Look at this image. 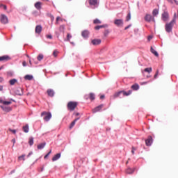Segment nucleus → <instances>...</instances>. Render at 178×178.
<instances>
[{
	"instance_id": "obj_1",
	"label": "nucleus",
	"mask_w": 178,
	"mask_h": 178,
	"mask_svg": "<svg viewBox=\"0 0 178 178\" xmlns=\"http://www.w3.org/2000/svg\"><path fill=\"white\" fill-rule=\"evenodd\" d=\"M175 24H176V13H175L174 18L172 19V20L170 22L167 23L165 24V31L167 33H172V30L173 29V26H175Z\"/></svg>"
},
{
	"instance_id": "obj_2",
	"label": "nucleus",
	"mask_w": 178,
	"mask_h": 178,
	"mask_svg": "<svg viewBox=\"0 0 178 178\" xmlns=\"http://www.w3.org/2000/svg\"><path fill=\"white\" fill-rule=\"evenodd\" d=\"M41 116H44L43 120L45 122H49V120H51V118H52V114H51L49 112L44 111L41 113Z\"/></svg>"
},
{
	"instance_id": "obj_3",
	"label": "nucleus",
	"mask_w": 178,
	"mask_h": 178,
	"mask_svg": "<svg viewBox=\"0 0 178 178\" xmlns=\"http://www.w3.org/2000/svg\"><path fill=\"white\" fill-rule=\"evenodd\" d=\"M144 19L145 21L147 23H151V22L155 23V17L152 16L151 14H146L144 17Z\"/></svg>"
},
{
	"instance_id": "obj_4",
	"label": "nucleus",
	"mask_w": 178,
	"mask_h": 178,
	"mask_svg": "<svg viewBox=\"0 0 178 178\" xmlns=\"http://www.w3.org/2000/svg\"><path fill=\"white\" fill-rule=\"evenodd\" d=\"M77 107V102H70L67 103V108L69 111H74Z\"/></svg>"
},
{
	"instance_id": "obj_5",
	"label": "nucleus",
	"mask_w": 178,
	"mask_h": 178,
	"mask_svg": "<svg viewBox=\"0 0 178 178\" xmlns=\"http://www.w3.org/2000/svg\"><path fill=\"white\" fill-rule=\"evenodd\" d=\"M0 22L3 24H6V23H8V17H6V15L2 14L0 17Z\"/></svg>"
},
{
	"instance_id": "obj_6",
	"label": "nucleus",
	"mask_w": 178,
	"mask_h": 178,
	"mask_svg": "<svg viewBox=\"0 0 178 178\" xmlns=\"http://www.w3.org/2000/svg\"><path fill=\"white\" fill-rule=\"evenodd\" d=\"M114 24L117 26L118 27H120L123 26V19H117L114 20Z\"/></svg>"
},
{
	"instance_id": "obj_7",
	"label": "nucleus",
	"mask_w": 178,
	"mask_h": 178,
	"mask_svg": "<svg viewBox=\"0 0 178 178\" xmlns=\"http://www.w3.org/2000/svg\"><path fill=\"white\" fill-rule=\"evenodd\" d=\"M10 56L8 55L0 56V62H8V60H10Z\"/></svg>"
},
{
	"instance_id": "obj_8",
	"label": "nucleus",
	"mask_w": 178,
	"mask_h": 178,
	"mask_svg": "<svg viewBox=\"0 0 178 178\" xmlns=\"http://www.w3.org/2000/svg\"><path fill=\"white\" fill-rule=\"evenodd\" d=\"M161 19L163 22H168V19H169V13H168V12H164L162 15H161Z\"/></svg>"
},
{
	"instance_id": "obj_9",
	"label": "nucleus",
	"mask_w": 178,
	"mask_h": 178,
	"mask_svg": "<svg viewBox=\"0 0 178 178\" xmlns=\"http://www.w3.org/2000/svg\"><path fill=\"white\" fill-rule=\"evenodd\" d=\"M88 98L90 101H94V99H95V94L90 93L89 95H85V99H88Z\"/></svg>"
},
{
	"instance_id": "obj_10",
	"label": "nucleus",
	"mask_w": 178,
	"mask_h": 178,
	"mask_svg": "<svg viewBox=\"0 0 178 178\" xmlns=\"http://www.w3.org/2000/svg\"><path fill=\"white\" fill-rule=\"evenodd\" d=\"M104 108V104H101L97 106L95 108L92 109V113H97V112H100L101 109Z\"/></svg>"
},
{
	"instance_id": "obj_11",
	"label": "nucleus",
	"mask_w": 178,
	"mask_h": 178,
	"mask_svg": "<svg viewBox=\"0 0 178 178\" xmlns=\"http://www.w3.org/2000/svg\"><path fill=\"white\" fill-rule=\"evenodd\" d=\"M122 94V90L117 92L111 97V99H115L116 98H119V97H120Z\"/></svg>"
},
{
	"instance_id": "obj_12",
	"label": "nucleus",
	"mask_w": 178,
	"mask_h": 178,
	"mask_svg": "<svg viewBox=\"0 0 178 178\" xmlns=\"http://www.w3.org/2000/svg\"><path fill=\"white\" fill-rule=\"evenodd\" d=\"M34 6L37 10H41L42 8V3L38 1L35 3Z\"/></svg>"
},
{
	"instance_id": "obj_13",
	"label": "nucleus",
	"mask_w": 178,
	"mask_h": 178,
	"mask_svg": "<svg viewBox=\"0 0 178 178\" xmlns=\"http://www.w3.org/2000/svg\"><path fill=\"white\" fill-rule=\"evenodd\" d=\"M151 144H152V138L151 136H148L147 140H145V145L147 147L151 146Z\"/></svg>"
},
{
	"instance_id": "obj_14",
	"label": "nucleus",
	"mask_w": 178,
	"mask_h": 178,
	"mask_svg": "<svg viewBox=\"0 0 178 178\" xmlns=\"http://www.w3.org/2000/svg\"><path fill=\"white\" fill-rule=\"evenodd\" d=\"M35 31L36 34H41V31H42V26H41V25H37Z\"/></svg>"
},
{
	"instance_id": "obj_15",
	"label": "nucleus",
	"mask_w": 178,
	"mask_h": 178,
	"mask_svg": "<svg viewBox=\"0 0 178 178\" xmlns=\"http://www.w3.org/2000/svg\"><path fill=\"white\" fill-rule=\"evenodd\" d=\"M0 108H1V109L4 111V112H10V111H12L11 107L6 106H0Z\"/></svg>"
},
{
	"instance_id": "obj_16",
	"label": "nucleus",
	"mask_w": 178,
	"mask_h": 178,
	"mask_svg": "<svg viewBox=\"0 0 178 178\" xmlns=\"http://www.w3.org/2000/svg\"><path fill=\"white\" fill-rule=\"evenodd\" d=\"M81 35L82 37H83V38H88V35H90V31H88V30H85L82 31Z\"/></svg>"
},
{
	"instance_id": "obj_17",
	"label": "nucleus",
	"mask_w": 178,
	"mask_h": 178,
	"mask_svg": "<svg viewBox=\"0 0 178 178\" xmlns=\"http://www.w3.org/2000/svg\"><path fill=\"white\" fill-rule=\"evenodd\" d=\"M102 41L100 39H94L91 41V43L92 45H99L101 44Z\"/></svg>"
},
{
	"instance_id": "obj_18",
	"label": "nucleus",
	"mask_w": 178,
	"mask_h": 178,
	"mask_svg": "<svg viewBox=\"0 0 178 178\" xmlns=\"http://www.w3.org/2000/svg\"><path fill=\"white\" fill-rule=\"evenodd\" d=\"M47 95L49 97H54L55 95V91L53 89H48L47 91Z\"/></svg>"
},
{
	"instance_id": "obj_19",
	"label": "nucleus",
	"mask_w": 178,
	"mask_h": 178,
	"mask_svg": "<svg viewBox=\"0 0 178 178\" xmlns=\"http://www.w3.org/2000/svg\"><path fill=\"white\" fill-rule=\"evenodd\" d=\"M60 157H61L60 153L55 154V156H54V157H52V162H55V161H58V159H60Z\"/></svg>"
},
{
	"instance_id": "obj_20",
	"label": "nucleus",
	"mask_w": 178,
	"mask_h": 178,
	"mask_svg": "<svg viewBox=\"0 0 178 178\" xmlns=\"http://www.w3.org/2000/svg\"><path fill=\"white\" fill-rule=\"evenodd\" d=\"M0 104H3V105H10L12 104V102L10 101H5L3 99H0Z\"/></svg>"
},
{
	"instance_id": "obj_21",
	"label": "nucleus",
	"mask_w": 178,
	"mask_h": 178,
	"mask_svg": "<svg viewBox=\"0 0 178 178\" xmlns=\"http://www.w3.org/2000/svg\"><path fill=\"white\" fill-rule=\"evenodd\" d=\"M105 27H108V24L96 26L95 27V30H99L100 29H105Z\"/></svg>"
},
{
	"instance_id": "obj_22",
	"label": "nucleus",
	"mask_w": 178,
	"mask_h": 178,
	"mask_svg": "<svg viewBox=\"0 0 178 178\" xmlns=\"http://www.w3.org/2000/svg\"><path fill=\"white\" fill-rule=\"evenodd\" d=\"M47 145L46 143H42L39 145H38L37 148L38 149H42L44 147H45V145Z\"/></svg>"
},
{
	"instance_id": "obj_23",
	"label": "nucleus",
	"mask_w": 178,
	"mask_h": 178,
	"mask_svg": "<svg viewBox=\"0 0 178 178\" xmlns=\"http://www.w3.org/2000/svg\"><path fill=\"white\" fill-rule=\"evenodd\" d=\"M89 3L92 6H95L98 3V0H89Z\"/></svg>"
},
{
	"instance_id": "obj_24",
	"label": "nucleus",
	"mask_w": 178,
	"mask_h": 178,
	"mask_svg": "<svg viewBox=\"0 0 178 178\" xmlns=\"http://www.w3.org/2000/svg\"><path fill=\"white\" fill-rule=\"evenodd\" d=\"M158 15H159V10L158 9H154L152 11V16L156 17Z\"/></svg>"
},
{
	"instance_id": "obj_25",
	"label": "nucleus",
	"mask_w": 178,
	"mask_h": 178,
	"mask_svg": "<svg viewBox=\"0 0 178 178\" xmlns=\"http://www.w3.org/2000/svg\"><path fill=\"white\" fill-rule=\"evenodd\" d=\"M131 92H132L131 90H129L128 92L122 90V95H123V97H129V95H130L131 94Z\"/></svg>"
},
{
	"instance_id": "obj_26",
	"label": "nucleus",
	"mask_w": 178,
	"mask_h": 178,
	"mask_svg": "<svg viewBox=\"0 0 178 178\" xmlns=\"http://www.w3.org/2000/svg\"><path fill=\"white\" fill-rule=\"evenodd\" d=\"M80 120V118H77L74 120H73L70 124V128L72 129V127H74V124H76V122H77V120Z\"/></svg>"
},
{
	"instance_id": "obj_27",
	"label": "nucleus",
	"mask_w": 178,
	"mask_h": 178,
	"mask_svg": "<svg viewBox=\"0 0 178 178\" xmlns=\"http://www.w3.org/2000/svg\"><path fill=\"white\" fill-rule=\"evenodd\" d=\"M131 88L134 91H137V90H138L140 88V86H138V84H137V83H135L131 86Z\"/></svg>"
},
{
	"instance_id": "obj_28",
	"label": "nucleus",
	"mask_w": 178,
	"mask_h": 178,
	"mask_svg": "<svg viewBox=\"0 0 178 178\" xmlns=\"http://www.w3.org/2000/svg\"><path fill=\"white\" fill-rule=\"evenodd\" d=\"M150 51L152 52V54H154L156 56H159V54H158V51H155V49H154V48L152 47H151L150 48Z\"/></svg>"
},
{
	"instance_id": "obj_29",
	"label": "nucleus",
	"mask_w": 178,
	"mask_h": 178,
	"mask_svg": "<svg viewBox=\"0 0 178 178\" xmlns=\"http://www.w3.org/2000/svg\"><path fill=\"white\" fill-rule=\"evenodd\" d=\"M22 130H23V131H24V133H29V124H26L25 126H24V127H22Z\"/></svg>"
},
{
	"instance_id": "obj_30",
	"label": "nucleus",
	"mask_w": 178,
	"mask_h": 178,
	"mask_svg": "<svg viewBox=\"0 0 178 178\" xmlns=\"http://www.w3.org/2000/svg\"><path fill=\"white\" fill-rule=\"evenodd\" d=\"M9 83H10V86H15V83H17V79H11V80H10Z\"/></svg>"
},
{
	"instance_id": "obj_31",
	"label": "nucleus",
	"mask_w": 178,
	"mask_h": 178,
	"mask_svg": "<svg viewBox=\"0 0 178 178\" xmlns=\"http://www.w3.org/2000/svg\"><path fill=\"white\" fill-rule=\"evenodd\" d=\"M24 79H25V80H29V81H31V80H33V75H26V76H24Z\"/></svg>"
},
{
	"instance_id": "obj_32",
	"label": "nucleus",
	"mask_w": 178,
	"mask_h": 178,
	"mask_svg": "<svg viewBox=\"0 0 178 178\" xmlns=\"http://www.w3.org/2000/svg\"><path fill=\"white\" fill-rule=\"evenodd\" d=\"M102 22L99 19H95L93 20L94 24H101Z\"/></svg>"
},
{
	"instance_id": "obj_33",
	"label": "nucleus",
	"mask_w": 178,
	"mask_h": 178,
	"mask_svg": "<svg viewBox=\"0 0 178 178\" xmlns=\"http://www.w3.org/2000/svg\"><path fill=\"white\" fill-rule=\"evenodd\" d=\"M144 72H146L147 73H151L152 72V67H147L144 70Z\"/></svg>"
},
{
	"instance_id": "obj_34",
	"label": "nucleus",
	"mask_w": 178,
	"mask_h": 178,
	"mask_svg": "<svg viewBox=\"0 0 178 178\" xmlns=\"http://www.w3.org/2000/svg\"><path fill=\"white\" fill-rule=\"evenodd\" d=\"M19 91H22V89L21 88H19V89H17V90H16V95H23V92H19Z\"/></svg>"
},
{
	"instance_id": "obj_35",
	"label": "nucleus",
	"mask_w": 178,
	"mask_h": 178,
	"mask_svg": "<svg viewBox=\"0 0 178 178\" xmlns=\"http://www.w3.org/2000/svg\"><path fill=\"white\" fill-rule=\"evenodd\" d=\"M132 173H134V170L133 169H131V168L127 169V174L131 175Z\"/></svg>"
},
{
	"instance_id": "obj_36",
	"label": "nucleus",
	"mask_w": 178,
	"mask_h": 178,
	"mask_svg": "<svg viewBox=\"0 0 178 178\" xmlns=\"http://www.w3.org/2000/svg\"><path fill=\"white\" fill-rule=\"evenodd\" d=\"M42 59H44V55L39 54L38 56V60L41 61V60H42Z\"/></svg>"
},
{
	"instance_id": "obj_37",
	"label": "nucleus",
	"mask_w": 178,
	"mask_h": 178,
	"mask_svg": "<svg viewBox=\"0 0 178 178\" xmlns=\"http://www.w3.org/2000/svg\"><path fill=\"white\" fill-rule=\"evenodd\" d=\"M29 145H31V146L33 145V138H32V137L29 138Z\"/></svg>"
},
{
	"instance_id": "obj_38",
	"label": "nucleus",
	"mask_w": 178,
	"mask_h": 178,
	"mask_svg": "<svg viewBox=\"0 0 178 178\" xmlns=\"http://www.w3.org/2000/svg\"><path fill=\"white\" fill-rule=\"evenodd\" d=\"M130 19H131V15L130 13H129L127 16L126 21L129 22V20H130Z\"/></svg>"
},
{
	"instance_id": "obj_39",
	"label": "nucleus",
	"mask_w": 178,
	"mask_h": 178,
	"mask_svg": "<svg viewBox=\"0 0 178 178\" xmlns=\"http://www.w3.org/2000/svg\"><path fill=\"white\" fill-rule=\"evenodd\" d=\"M70 38H72V35H70V33H67L66 41H70Z\"/></svg>"
},
{
	"instance_id": "obj_40",
	"label": "nucleus",
	"mask_w": 178,
	"mask_h": 178,
	"mask_svg": "<svg viewBox=\"0 0 178 178\" xmlns=\"http://www.w3.org/2000/svg\"><path fill=\"white\" fill-rule=\"evenodd\" d=\"M131 149L132 150H131V153L132 154V155H134V154H135L134 152L136 150V147H132Z\"/></svg>"
},
{
	"instance_id": "obj_41",
	"label": "nucleus",
	"mask_w": 178,
	"mask_h": 178,
	"mask_svg": "<svg viewBox=\"0 0 178 178\" xmlns=\"http://www.w3.org/2000/svg\"><path fill=\"white\" fill-rule=\"evenodd\" d=\"M0 8H3L4 10H6V9H8V7H6V6L3 4H0Z\"/></svg>"
},
{
	"instance_id": "obj_42",
	"label": "nucleus",
	"mask_w": 178,
	"mask_h": 178,
	"mask_svg": "<svg viewBox=\"0 0 178 178\" xmlns=\"http://www.w3.org/2000/svg\"><path fill=\"white\" fill-rule=\"evenodd\" d=\"M108 34H109V30L106 29L104 31V36L107 37Z\"/></svg>"
},
{
	"instance_id": "obj_43",
	"label": "nucleus",
	"mask_w": 178,
	"mask_h": 178,
	"mask_svg": "<svg viewBox=\"0 0 178 178\" xmlns=\"http://www.w3.org/2000/svg\"><path fill=\"white\" fill-rule=\"evenodd\" d=\"M10 133H13V134H16V129H9Z\"/></svg>"
},
{
	"instance_id": "obj_44",
	"label": "nucleus",
	"mask_w": 178,
	"mask_h": 178,
	"mask_svg": "<svg viewBox=\"0 0 178 178\" xmlns=\"http://www.w3.org/2000/svg\"><path fill=\"white\" fill-rule=\"evenodd\" d=\"M65 30V26L64 25H60V31H63Z\"/></svg>"
},
{
	"instance_id": "obj_45",
	"label": "nucleus",
	"mask_w": 178,
	"mask_h": 178,
	"mask_svg": "<svg viewBox=\"0 0 178 178\" xmlns=\"http://www.w3.org/2000/svg\"><path fill=\"white\" fill-rule=\"evenodd\" d=\"M159 73V70H157L156 74H154V79H156V77H158Z\"/></svg>"
},
{
	"instance_id": "obj_46",
	"label": "nucleus",
	"mask_w": 178,
	"mask_h": 178,
	"mask_svg": "<svg viewBox=\"0 0 178 178\" xmlns=\"http://www.w3.org/2000/svg\"><path fill=\"white\" fill-rule=\"evenodd\" d=\"M51 150H49L48 154H47V155H45V156H44V159H47L51 154Z\"/></svg>"
},
{
	"instance_id": "obj_47",
	"label": "nucleus",
	"mask_w": 178,
	"mask_h": 178,
	"mask_svg": "<svg viewBox=\"0 0 178 178\" xmlns=\"http://www.w3.org/2000/svg\"><path fill=\"white\" fill-rule=\"evenodd\" d=\"M19 160L24 161V155H22V156H19Z\"/></svg>"
},
{
	"instance_id": "obj_48",
	"label": "nucleus",
	"mask_w": 178,
	"mask_h": 178,
	"mask_svg": "<svg viewBox=\"0 0 178 178\" xmlns=\"http://www.w3.org/2000/svg\"><path fill=\"white\" fill-rule=\"evenodd\" d=\"M57 53H58V51L56 50H54V52H53L54 56L56 57L57 55H58Z\"/></svg>"
},
{
	"instance_id": "obj_49",
	"label": "nucleus",
	"mask_w": 178,
	"mask_h": 178,
	"mask_svg": "<svg viewBox=\"0 0 178 178\" xmlns=\"http://www.w3.org/2000/svg\"><path fill=\"white\" fill-rule=\"evenodd\" d=\"M130 27H131V24H129V25H128L127 26H126V27L124 28V30H127V29H130Z\"/></svg>"
},
{
	"instance_id": "obj_50",
	"label": "nucleus",
	"mask_w": 178,
	"mask_h": 178,
	"mask_svg": "<svg viewBox=\"0 0 178 178\" xmlns=\"http://www.w3.org/2000/svg\"><path fill=\"white\" fill-rule=\"evenodd\" d=\"M47 38H49L50 40H52V35H47Z\"/></svg>"
},
{
	"instance_id": "obj_51",
	"label": "nucleus",
	"mask_w": 178,
	"mask_h": 178,
	"mask_svg": "<svg viewBox=\"0 0 178 178\" xmlns=\"http://www.w3.org/2000/svg\"><path fill=\"white\" fill-rule=\"evenodd\" d=\"M22 65L24 67H26L27 66V63H26V61H23Z\"/></svg>"
},
{
	"instance_id": "obj_52",
	"label": "nucleus",
	"mask_w": 178,
	"mask_h": 178,
	"mask_svg": "<svg viewBox=\"0 0 178 178\" xmlns=\"http://www.w3.org/2000/svg\"><path fill=\"white\" fill-rule=\"evenodd\" d=\"M12 143H13V146H15V143H16V140L12 139Z\"/></svg>"
},
{
	"instance_id": "obj_53",
	"label": "nucleus",
	"mask_w": 178,
	"mask_h": 178,
	"mask_svg": "<svg viewBox=\"0 0 178 178\" xmlns=\"http://www.w3.org/2000/svg\"><path fill=\"white\" fill-rule=\"evenodd\" d=\"M105 98V95H102L100 96V99H104Z\"/></svg>"
},
{
	"instance_id": "obj_54",
	"label": "nucleus",
	"mask_w": 178,
	"mask_h": 178,
	"mask_svg": "<svg viewBox=\"0 0 178 178\" xmlns=\"http://www.w3.org/2000/svg\"><path fill=\"white\" fill-rule=\"evenodd\" d=\"M60 19V17H56V23H58V22H59V19Z\"/></svg>"
},
{
	"instance_id": "obj_55",
	"label": "nucleus",
	"mask_w": 178,
	"mask_h": 178,
	"mask_svg": "<svg viewBox=\"0 0 178 178\" xmlns=\"http://www.w3.org/2000/svg\"><path fill=\"white\" fill-rule=\"evenodd\" d=\"M2 90H3V86H0V91H2Z\"/></svg>"
},
{
	"instance_id": "obj_56",
	"label": "nucleus",
	"mask_w": 178,
	"mask_h": 178,
	"mask_svg": "<svg viewBox=\"0 0 178 178\" xmlns=\"http://www.w3.org/2000/svg\"><path fill=\"white\" fill-rule=\"evenodd\" d=\"M174 2L176 3V5H178V1L176 0H174Z\"/></svg>"
},
{
	"instance_id": "obj_57",
	"label": "nucleus",
	"mask_w": 178,
	"mask_h": 178,
	"mask_svg": "<svg viewBox=\"0 0 178 178\" xmlns=\"http://www.w3.org/2000/svg\"><path fill=\"white\" fill-rule=\"evenodd\" d=\"M174 2L176 3V5H178V1L176 0H174Z\"/></svg>"
},
{
	"instance_id": "obj_58",
	"label": "nucleus",
	"mask_w": 178,
	"mask_h": 178,
	"mask_svg": "<svg viewBox=\"0 0 178 178\" xmlns=\"http://www.w3.org/2000/svg\"><path fill=\"white\" fill-rule=\"evenodd\" d=\"M8 76H12V72H8Z\"/></svg>"
},
{
	"instance_id": "obj_59",
	"label": "nucleus",
	"mask_w": 178,
	"mask_h": 178,
	"mask_svg": "<svg viewBox=\"0 0 178 178\" xmlns=\"http://www.w3.org/2000/svg\"><path fill=\"white\" fill-rule=\"evenodd\" d=\"M79 115H80V113H76L75 114L76 116H79Z\"/></svg>"
},
{
	"instance_id": "obj_60",
	"label": "nucleus",
	"mask_w": 178,
	"mask_h": 178,
	"mask_svg": "<svg viewBox=\"0 0 178 178\" xmlns=\"http://www.w3.org/2000/svg\"><path fill=\"white\" fill-rule=\"evenodd\" d=\"M151 38H152V37L149 36L148 40H151Z\"/></svg>"
},
{
	"instance_id": "obj_61",
	"label": "nucleus",
	"mask_w": 178,
	"mask_h": 178,
	"mask_svg": "<svg viewBox=\"0 0 178 178\" xmlns=\"http://www.w3.org/2000/svg\"><path fill=\"white\" fill-rule=\"evenodd\" d=\"M2 69H3V67H0V70H2Z\"/></svg>"
},
{
	"instance_id": "obj_62",
	"label": "nucleus",
	"mask_w": 178,
	"mask_h": 178,
	"mask_svg": "<svg viewBox=\"0 0 178 178\" xmlns=\"http://www.w3.org/2000/svg\"><path fill=\"white\" fill-rule=\"evenodd\" d=\"M31 153H29V154L28 155V156H31Z\"/></svg>"
},
{
	"instance_id": "obj_63",
	"label": "nucleus",
	"mask_w": 178,
	"mask_h": 178,
	"mask_svg": "<svg viewBox=\"0 0 178 178\" xmlns=\"http://www.w3.org/2000/svg\"><path fill=\"white\" fill-rule=\"evenodd\" d=\"M29 63H31V60H29Z\"/></svg>"
}]
</instances>
